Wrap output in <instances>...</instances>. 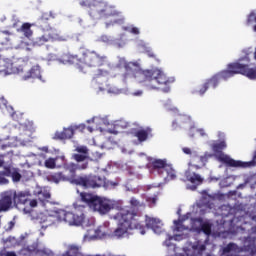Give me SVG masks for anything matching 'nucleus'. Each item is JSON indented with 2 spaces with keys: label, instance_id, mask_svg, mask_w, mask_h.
Masks as SVG:
<instances>
[{
  "label": "nucleus",
  "instance_id": "obj_1",
  "mask_svg": "<svg viewBox=\"0 0 256 256\" xmlns=\"http://www.w3.org/2000/svg\"><path fill=\"white\" fill-rule=\"evenodd\" d=\"M202 203L193 206L192 212H188L182 218L173 221L172 233L173 235H167L164 241L165 247H167L166 256H211V254H205V244L203 242H187L186 245L179 249L171 241H183L189 237L191 231L196 233H204L206 237H227L225 233H229L223 229L227 225V221L223 224H217L213 226L210 220H203L201 218H195V215H204L208 211H211L213 207V197L207 194V191H202Z\"/></svg>",
  "mask_w": 256,
  "mask_h": 256
},
{
  "label": "nucleus",
  "instance_id": "obj_2",
  "mask_svg": "<svg viewBox=\"0 0 256 256\" xmlns=\"http://www.w3.org/2000/svg\"><path fill=\"white\" fill-rule=\"evenodd\" d=\"M80 199L82 203L89 207L90 211L100 215H107L113 209L117 211L116 214L110 216L117 223V228L114 230V237H117V239L129 237L133 229H138L140 235H145L149 229H152L156 235H161L165 231L163 229V222L159 218L146 216V226L141 225L139 215L129 211L127 207H121L123 205L121 200H111L86 192L80 193Z\"/></svg>",
  "mask_w": 256,
  "mask_h": 256
},
{
  "label": "nucleus",
  "instance_id": "obj_3",
  "mask_svg": "<svg viewBox=\"0 0 256 256\" xmlns=\"http://www.w3.org/2000/svg\"><path fill=\"white\" fill-rule=\"evenodd\" d=\"M13 193L14 196L12 200L14 201V205L19 207V205L29 204V207L25 206L22 208V212L25 215L29 214L31 220L35 221V223H39L41 229H47V227H51V225H55V223H65L69 225V227H93V225H95V218H87V216H85V206L81 205L79 201L73 204L71 211L54 208L40 212L35 216L33 208L37 207V200L29 199L31 192H17L13 190Z\"/></svg>",
  "mask_w": 256,
  "mask_h": 256
},
{
  "label": "nucleus",
  "instance_id": "obj_4",
  "mask_svg": "<svg viewBox=\"0 0 256 256\" xmlns=\"http://www.w3.org/2000/svg\"><path fill=\"white\" fill-rule=\"evenodd\" d=\"M118 67L124 68V83H143L147 89H159L157 85H171L175 83V77H167L160 68L143 70L139 62H127L125 58L118 57Z\"/></svg>",
  "mask_w": 256,
  "mask_h": 256
},
{
  "label": "nucleus",
  "instance_id": "obj_5",
  "mask_svg": "<svg viewBox=\"0 0 256 256\" xmlns=\"http://www.w3.org/2000/svg\"><path fill=\"white\" fill-rule=\"evenodd\" d=\"M81 7H89V15L92 19H101L105 29H111L115 25H123L125 16L115 5L105 0H78Z\"/></svg>",
  "mask_w": 256,
  "mask_h": 256
},
{
  "label": "nucleus",
  "instance_id": "obj_6",
  "mask_svg": "<svg viewBox=\"0 0 256 256\" xmlns=\"http://www.w3.org/2000/svg\"><path fill=\"white\" fill-rule=\"evenodd\" d=\"M250 59L248 54L240 58L237 62L228 64V69L223 70L220 73L214 75L211 79L207 80L206 83L203 84L202 88L198 91L199 95H205V92L209 87H212V89H215L217 85H219V82L221 79L224 81H227V79H231L234 75L241 74L247 77L248 79H251L252 81H255L256 79V67L255 68H249Z\"/></svg>",
  "mask_w": 256,
  "mask_h": 256
},
{
  "label": "nucleus",
  "instance_id": "obj_7",
  "mask_svg": "<svg viewBox=\"0 0 256 256\" xmlns=\"http://www.w3.org/2000/svg\"><path fill=\"white\" fill-rule=\"evenodd\" d=\"M59 63L67 65V63L77 65L80 71L86 73V67H99L107 63L105 56H99L97 52L82 49L80 50V56H73L71 54H64L61 58H58Z\"/></svg>",
  "mask_w": 256,
  "mask_h": 256
},
{
  "label": "nucleus",
  "instance_id": "obj_8",
  "mask_svg": "<svg viewBox=\"0 0 256 256\" xmlns=\"http://www.w3.org/2000/svg\"><path fill=\"white\" fill-rule=\"evenodd\" d=\"M87 123L93 124L92 126L87 127L90 133H93V131L100 130V133L107 131V133H112L113 135H117V133H121L123 129H127V127H129V123H127V121L118 120L112 124L114 128H111V123H109V120H107V118H102L99 116H96L90 120H87Z\"/></svg>",
  "mask_w": 256,
  "mask_h": 256
},
{
  "label": "nucleus",
  "instance_id": "obj_9",
  "mask_svg": "<svg viewBox=\"0 0 256 256\" xmlns=\"http://www.w3.org/2000/svg\"><path fill=\"white\" fill-rule=\"evenodd\" d=\"M17 66L20 67L18 75L22 81H29V79H39V81L45 83V78H43V75L41 74L42 71L40 65H35L29 70V63L25 61V59L20 58L17 60Z\"/></svg>",
  "mask_w": 256,
  "mask_h": 256
},
{
  "label": "nucleus",
  "instance_id": "obj_10",
  "mask_svg": "<svg viewBox=\"0 0 256 256\" xmlns=\"http://www.w3.org/2000/svg\"><path fill=\"white\" fill-rule=\"evenodd\" d=\"M71 183L74 185H80V187H84V189H95L97 187H107L111 185L115 187L116 183L106 181L105 178H101L99 176H85L78 177L71 180Z\"/></svg>",
  "mask_w": 256,
  "mask_h": 256
},
{
  "label": "nucleus",
  "instance_id": "obj_11",
  "mask_svg": "<svg viewBox=\"0 0 256 256\" xmlns=\"http://www.w3.org/2000/svg\"><path fill=\"white\" fill-rule=\"evenodd\" d=\"M75 151L80 154L73 155V159H75L77 164L70 163L67 165L66 169L67 171H70V173H75V171L87 169L89 166V162H87V159L89 158V149L86 146H76Z\"/></svg>",
  "mask_w": 256,
  "mask_h": 256
},
{
  "label": "nucleus",
  "instance_id": "obj_12",
  "mask_svg": "<svg viewBox=\"0 0 256 256\" xmlns=\"http://www.w3.org/2000/svg\"><path fill=\"white\" fill-rule=\"evenodd\" d=\"M109 72L107 70L103 71V69H98V73L95 74L93 85L96 93H108L109 95H121V93H126L121 89L116 88L115 86L103 85L101 81H103V77H107Z\"/></svg>",
  "mask_w": 256,
  "mask_h": 256
},
{
  "label": "nucleus",
  "instance_id": "obj_13",
  "mask_svg": "<svg viewBox=\"0 0 256 256\" xmlns=\"http://www.w3.org/2000/svg\"><path fill=\"white\" fill-rule=\"evenodd\" d=\"M177 121L180 123V127L186 129L188 136L192 139L199 136L207 137V132H205V129L195 127V123L191 121V117L187 115H179Z\"/></svg>",
  "mask_w": 256,
  "mask_h": 256
},
{
  "label": "nucleus",
  "instance_id": "obj_14",
  "mask_svg": "<svg viewBox=\"0 0 256 256\" xmlns=\"http://www.w3.org/2000/svg\"><path fill=\"white\" fill-rule=\"evenodd\" d=\"M195 165L199 164L188 163V169L184 172L183 181L186 183V189H189L190 191H195L197 187L203 185V181H205L203 176L191 170Z\"/></svg>",
  "mask_w": 256,
  "mask_h": 256
},
{
  "label": "nucleus",
  "instance_id": "obj_15",
  "mask_svg": "<svg viewBox=\"0 0 256 256\" xmlns=\"http://www.w3.org/2000/svg\"><path fill=\"white\" fill-rule=\"evenodd\" d=\"M218 161H221L227 167H240L241 169H247L249 167H255L256 165V152H254L253 159L248 162H243L241 160H234L231 156L221 153L217 156Z\"/></svg>",
  "mask_w": 256,
  "mask_h": 256
},
{
  "label": "nucleus",
  "instance_id": "obj_16",
  "mask_svg": "<svg viewBox=\"0 0 256 256\" xmlns=\"http://www.w3.org/2000/svg\"><path fill=\"white\" fill-rule=\"evenodd\" d=\"M182 152L185 155H189L191 158V161L189 163H192V165L195 166V169H201V167H205L208 159H211L213 157V154L206 152L203 156H199V152L195 149H191L189 147H183ZM197 163V165L195 164Z\"/></svg>",
  "mask_w": 256,
  "mask_h": 256
},
{
  "label": "nucleus",
  "instance_id": "obj_17",
  "mask_svg": "<svg viewBox=\"0 0 256 256\" xmlns=\"http://www.w3.org/2000/svg\"><path fill=\"white\" fill-rule=\"evenodd\" d=\"M111 233V228H109V222H104L102 225L98 226L94 230H88L87 234L84 235L83 241L85 243L93 241L95 239H102V237H107Z\"/></svg>",
  "mask_w": 256,
  "mask_h": 256
},
{
  "label": "nucleus",
  "instance_id": "obj_18",
  "mask_svg": "<svg viewBox=\"0 0 256 256\" xmlns=\"http://www.w3.org/2000/svg\"><path fill=\"white\" fill-rule=\"evenodd\" d=\"M20 130L24 131V134H20V137L12 138L9 143L8 147H21V145H27V143H31V133H33V126L30 124L29 128L25 125L20 126Z\"/></svg>",
  "mask_w": 256,
  "mask_h": 256
},
{
  "label": "nucleus",
  "instance_id": "obj_19",
  "mask_svg": "<svg viewBox=\"0 0 256 256\" xmlns=\"http://www.w3.org/2000/svg\"><path fill=\"white\" fill-rule=\"evenodd\" d=\"M49 41H67V38L59 35V32L55 29H50L44 32L43 35L35 38L33 41V45L37 47H41V45H45V43H49Z\"/></svg>",
  "mask_w": 256,
  "mask_h": 256
},
{
  "label": "nucleus",
  "instance_id": "obj_20",
  "mask_svg": "<svg viewBox=\"0 0 256 256\" xmlns=\"http://www.w3.org/2000/svg\"><path fill=\"white\" fill-rule=\"evenodd\" d=\"M140 157H144V160L148 163V167L150 170V173H157L158 175H162L165 171V167H168L169 164H167V160H161V159H154L151 157H148L144 153L139 154Z\"/></svg>",
  "mask_w": 256,
  "mask_h": 256
},
{
  "label": "nucleus",
  "instance_id": "obj_21",
  "mask_svg": "<svg viewBox=\"0 0 256 256\" xmlns=\"http://www.w3.org/2000/svg\"><path fill=\"white\" fill-rule=\"evenodd\" d=\"M32 253L38 256H51L53 255V251L47 247L39 246V244H34L33 246H29L28 248L22 249L18 256H31Z\"/></svg>",
  "mask_w": 256,
  "mask_h": 256
},
{
  "label": "nucleus",
  "instance_id": "obj_22",
  "mask_svg": "<svg viewBox=\"0 0 256 256\" xmlns=\"http://www.w3.org/2000/svg\"><path fill=\"white\" fill-rule=\"evenodd\" d=\"M21 67L17 65V62L13 64L9 58H3L0 57V73L1 75H4V77H7V75H13L17 74L19 75Z\"/></svg>",
  "mask_w": 256,
  "mask_h": 256
},
{
  "label": "nucleus",
  "instance_id": "obj_23",
  "mask_svg": "<svg viewBox=\"0 0 256 256\" xmlns=\"http://www.w3.org/2000/svg\"><path fill=\"white\" fill-rule=\"evenodd\" d=\"M217 137L219 140L217 142H214L211 145V149L215 153V154H212V157H216L217 161H219V163H221V161L219 160V158H217V156L221 155V153H224V152H222L223 149H227V141H226L224 132H218Z\"/></svg>",
  "mask_w": 256,
  "mask_h": 256
},
{
  "label": "nucleus",
  "instance_id": "obj_24",
  "mask_svg": "<svg viewBox=\"0 0 256 256\" xmlns=\"http://www.w3.org/2000/svg\"><path fill=\"white\" fill-rule=\"evenodd\" d=\"M14 196H15V193L13 192V190H8L1 194L0 213L9 211V209H11V207H13V197Z\"/></svg>",
  "mask_w": 256,
  "mask_h": 256
},
{
  "label": "nucleus",
  "instance_id": "obj_25",
  "mask_svg": "<svg viewBox=\"0 0 256 256\" xmlns=\"http://www.w3.org/2000/svg\"><path fill=\"white\" fill-rule=\"evenodd\" d=\"M65 169L70 175H63L61 172L54 173L52 175H49L47 177L48 181H51L52 183H61V181H73L75 179V172H71L67 170V165L65 166Z\"/></svg>",
  "mask_w": 256,
  "mask_h": 256
},
{
  "label": "nucleus",
  "instance_id": "obj_26",
  "mask_svg": "<svg viewBox=\"0 0 256 256\" xmlns=\"http://www.w3.org/2000/svg\"><path fill=\"white\" fill-rule=\"evenodd\" d=\"M61 161L62 165H65V156H57L56 158H48L44 162L38 160L37 165L39 167H46V169H55L57 167V161Z\"/></svg>",
  "mask_w": 256,
  "mask_h": 256
},
{
  "label": "nucleus",
  "instance_id": "obj_27",
  "mask_svg": "<svg viewBox=\"0 0 256 256\" xmlns=\"http://www.w3.org/2000/svg\"><path fill=\"white\" fill-rule=\"evenodd\" d=\"M160 175L163 177L165 183H169V181H174V179H177V172L170 164L165 166L164 171Z\"/></svg>",
  "mask_w": 256,
  "mask_h": 256
},
{
  "label": "nucleus",
  "instance_id": "obj_28",
  "mask_svg": "<svg viewBox=\"0 0 256 256\" xmlns=\"http://www.w3.org/2000/svg\"><path fill=\"white\" fill-rule=\"evenodd\" d=\"M134 135L140 143H143V141H147V139H149V136L151 135V128H139L134 132Z\"/></svg>",
  "mask_w": 256,
  "mask_h": 256
},
{
  "label": "nucleus",
  "instance_id": "obj_29",
  "mask_svg": "<svg viewBox=\"0 0 256 256\" xmlns=\"http://www.w3.org/2000/svg\"><path fill=\"white\" fill-rule=\"evenodd\" d=\"M75 135V128L70 127V128H65L61 132H56L54 135V139H71Z\"/></svg>",
  "mask_w": 256,
  "mask_h": 256
},
{
  "label": "nucleus",
  "instance_id": "obj_30",
  "mask_svg": "<svg viewBox=\"0 0 256 256\" xmlns=\"http://www.w3.org/2000/svg\"><path fill=\"white\" fill-rule=\"evenodd\" d=\"M34 195H36L39 201H42V202L46 201V199H49L51 197V193L49 192V190L45 188H41L39 186L35 188Z\"/></svg>",
  "mask_w": 256,
  "mask_h": 256
},
{
  "label": "nucleus",
  "instance_id": "obj_31",
  "mask_svg": "<svg viewBox=\"0 0 256 256\" xmlns=\"http://www.w3.org/2000/svg\"><path fill=\"white\" fill-rule=\"evenodd\" d=\"M0 107L6 109L7 113L14 119V121H19V116L13 111V106L7 105V100H5V98H0Z\"/></svg>",
  "mask_w": 256,
  "mask_h": 256
},
{
  "label": "nucleus",
  "instance_id": "obj_32",
  "mask_svg": "<svg viewBox=\"0 0 256 256\" xmlns=\"http://www.w3.org/2000/svg\"><path fill=\"white\" fill-rule=\"evenodd\" d=\"M246 23L248 27H252L254 33H256V10H252L247 16Z\"/></svg>",
  "mask_w": 256,
  "mask_h": 256
},
{
  "label": "nucleus",
  "instance_id": "obj_33",
  "mask_svg": "<svg viewBox=\"0 0 256 256\" xmlns=\"http://www.w3.org/2000/svg\"><path fill=\"white\" fill-rule=\"evenodd\" d=\"M7 31L2 32L0 35V51H2L3 47H7V45H11V37Z\"/></svg>",
  "mask_w": 256,
  "mask_h": 256
},
{
  "label": "nucleus",
  "instance_id": "obj_34",
  "mask_svg": "<svg viewBox=\"0 0 256 256\" xmlns=\"http://www.w3.org/2000/svg\"><path fill=\"white\" fill-rule=\"evenodd\" d=\"M112 45L118 49L125 47L127 45V39L125 38V35H121L120 38L114 40Z\"/></svg>",
  "mask_w": 256,
  "mask_h": 256
},
{
  "label": "nucleus",
  "instance_id": "obj_35",
  "mask_svg": "<svg viewBox=\"0 0 256 256\" xmlns=\"http://www.w3.org/2000/svg\"><path fill=\"white\" fill-rule=\"evenodd\" d=\"M11 176V172L5 169V171H0V185H7L9 183V179L7 177Z\"/></svg>",
  "mask_w": 256,
  "mask_h": 256
},
{
  "label": "nucleus",
  "instance_id": "obj_36",
  "mask_svg": "<svg viewBox=\"0 0 256 256\" xmlns=\"http://www.w3.org/2000/svg\"><path fill=\"white\" fill-rule=\"evenodd\" d=\"M235 181V176H228L220 181V187H230Z\"/></svg>",
  "mask_w": 256,
  "mask_h": 256
},
{
  "label": "nucleus",
  "instance_id": "obj_37",
  "mask_svg": "<svg viewBox=\"0 0 256 256\" xmlns=\"http://www.w3.org/2000/svg\"><path fill=\"white\" fill-rule=\"evenodd\" d=\"M6 169H7V171L10 172V177L12 178L14 183L21 181V174H19V172H17V170L11 169V168H6Z\"/></svg>",
  "mask_w": 256,
  "mask_h": 256
},
{
  "label": "nucleus",
  "instance_id": "obj_38",
  "mask_svg": "<svg viewBox=\"0 0 256 256\" xmlns=\"http://www.w3.org/2000/svg\"><path fill=\"white\" fill-rule=\"evenodd\" d=\"M124 31H128V33H132V35H139L141 33V30L133 24L125 26Z\"/></svg>",
  "mask_w": 256,
  "mask_h": 256
},
{
  "label": "nucleus",
  "instance_id": "obj_39",
  "mask_svg": "<svg viewBox=\"0 0 256 256\" xmlns=\"http://www.w3.org/2000/svg\"><path fill=\"white\" fill-rule=\"evenodd\" d=\"M22 33H24L25 37H31L33 35V31H31V24L24 23L21 27Z\"/></svg>",
  "mask_w": 256,
  "mask_h": 256
},
{
  "label": "nucleus",
  "instance_id": "obj_40",
  "mask_svg": "<svg viewBox=\"0 0 256 256\" xmlns=\"http://www.w3.org/2000/svg\"><path fill=\"white\" fill-rule=\"evenodd\" d=\"M139 45L144 49L145 53H148V57H155V54H153V51H151V47H149L147 43H145L144 41H140Z\"/></svg>",
  "mask_w": 256,
  "mask_h": 256
},
{
  "label": "nucleus",
  "instance_id": "obj_41",
  "mask_svg": "<svg viewBox=\"0 0 256 256\" xmlns=\"http://www.w3.org/2000/svg\"><path fill=\"white\" fill-rule=\"evenodd\" d=\"M146 201L149 205V207H155L156 203H157V194H155L154 196H147Z\"/></svg>",
  "mask_w": 256,
  "mask_h": 256
},
{
  "label": "nucleus",
  "instance_id": "obj_42",
  "mask_svg": "<svg viewBox=\"0 0 256 256\" xmlns=\"http://www.w3.org/2000/svg\"><path fill=\"white\" fill-rule=\"evenodd\" d=\"M98 41H101L102 43H107V45H113V39L107 35H102Z\"/></svg>",
  "mask_w": 256,
  "mask_h": 256
},
{
  "label": "nucleus",
  "instance_id": "obj_43",
  "mask_svg": "<svg viewBox=\"0 0 256 256\" xmlns=\"http://www.w3.org/2000/svg\"><path fill=\"white\" fill-rule=\"evenodd\" d=\"M165 107L166 109H168V111H177V107L173 106V103L171 102V100L166 101Z\"/></svg>",
  "mask_w": 256,
  "mask_h": 256
},
{
  "label": "nucleus",
  "instance_id": "obj_44",
  "mask_svg": "<svg viewBox=\"0 0 256 256\" xmlns=\"http://www.w3.org/2000/svg\"><path fill=\"white\" fill-rule=\"evenodd\" d=\"M130 204L132 205V207H143V203L139 202V200L135 198H131Z\"/></svg>",
  "mask_w": 256,
  "mask_h": 256
},
{
  "label": "nucleus",
  "instance_id": "obj_45",
  "mask_svg": "<svg viewBox=\"0 0 256 256\" xmlns=\"http://www.w3.org/2000/svg\"><path fill=\"white\" fill-rule=\"evenodd\" d=\"M248 183H250V187L252 189H255V187H256V174H254L253 176H251L249 178Z\"/></svg>",
  "mask_w": 256,
  "mask_h": 256
},
{
  "label": "nucleus",
  "instance_id": "obj_46",
  "mask_svg": "<svg viewBox=\"0 0 256 256\" xmlns=\"http://www.w3.org/2000/svg\"><path fill=\"white\" fill-rule=\"evenodd\" d=\"M0 256H19L15 252H7L6 250L0 251Z\"/></svg>",
  "mask_w": 256,
  "mask_h": 256
},
{
  "label": "nucleus",
  "instance_id": "obj_47",
  "mask_svg": "<svg viewBox=\"0 0 256 256\" xmlns=\"http://www.w3.org/2000/svg\"><path fill=\"white\" fill-rule=\"evenodd\" d=\"M15 227V220L8 222V224L4 227L5 231H11Z\"/></svg>",
  "mask_w": 256,
  "mask_h": 256
},
{
  "label": "nucleus",
  "instance_id": "obj_48",
  "mask_svg": "<svg viewBox=\"0 0 256 256\" xmlns=\"http://www.w3.org/2000/svg\"><path fill=\"white\" fill-rule=\"evenodd\" d=\"M131 95H133V97H141V95H143V90L134 91Z\"/></svg>",
  "mask_w": 256,
  "mask_h": 256
},
{
  "label": "nucleus",
  "instance_id": "obj_49",
  "mask_svg": "<svg viewBox=\"0 0 256 256\" xmlns=\"http://www.w3.org/2000/svg\"><path fill=\"white\" fill-rule=\"evenodd\" d=\"M157 187H161V184H157L156 186H146V191H151V189H157Z\"/></svg>",
  "mask_w": 256,
  "mask_h": 256
},
{
  "label": "nucleus",
  "instance_id": "obj_50",
  "mask_svg": "<svg viewBox=\"0 0 256 256\" xmlns=\"http://www.w3.org/2000/svg\"><path fill=\"white\" fill-rule=\"evenodd\" d=\"M76 129H80V131H83L85 129V124H80L79 126H74V131H76Z\"/></svg>",
  "mask_w": 256,
  "mask_h": 256
},
{
  "label": "nucleus",
  "instance_id": "obj_51",
  "mask_svg": "<svg viewBox=\"0 0 256 256\" xmlns=\"http://www.w3.org/2000/svg\"><path fill=\"white\" fill-rule=\"evenodd\" d=\"M5 243H15V238L9 237V238L5 241Z\"/></svg>",
  "mask_w": 256,
  "mask_h": 256
},
{
  "label": "nucleus",
  "instance_id": "obj_52",
  "mask_svg": "<svg viewBox=\"0 0 256 256\" xmlns=\"http://www.w3.org/2000/svg\"><path fill=\"white\" fill-rule=\"evenodd\" d=\"M95 159H101V154L99 152H94Z\"/></svg>",
  "mask_w": 256,
  "mask_h": 256
},
{
  "label": "nucleus",
  "instance_id": "obj_53",
  "mask_svg": "<svg viewBox=\"0 0 256 256\" xmlns=\"http://www.w3.org/2000/svg\"><path fill=\"white\" fill-rule=\"evenodd\" d=\"M40 151H45V153H47L49 151V148L47 146H44L40 148Z\"/></svg>",
  "mask_w": 256,
  "mask_h": 256
},
{
  "label": "nucleus",
  "instance_id": "obj_54",
  "mask_svg": "<svg viewBox=\"0 0 256 256\" xmlns=\"http://www.w3.org/2000/svg\"><path fill=\"white\" fill-rule=\"evenodd\" d=\"M163 91H164V93H169L170 88H169V87H166Z\"/></svg>",
  "mask_w": 256,
  "mask_h": 256
},
{
  "label": "nucleus",
  "instance_id": "obj_55",
  "mask_svg": "<svg viewBox=\"0 0 256 256\" xmlns=\"http://www.w3.org/2000/svg\"><path fill=\"white\" fill-rule=\"evenodd\" d=\"M3 163H5V161H3V158H0V167H3Z\"/></svg>",
  "mask_w": 256,
  "mask_h": 256
},
{
  "label": "nucleus",
  "instance_id": "obj_56",
  "mask_svg": "<svg viewBox=\"0 0 256 256\" xmlns=\"http://www.w3.org/2000/svg\"><path fill=\"white\" fill-rule=\"evenodd\" d=\"M231 223H237V218H233Z\"/></svg>",
  "mask_w": 256,
  "mask_h": 256
},
{
  "label": "nucleus",
  "instance_id": "obj_57",
  "mask_svg": "<svg viewBox=\"0 0 256 256\" xmlns=\"http://www.w3.org/2000/svg\"><path fill=\"white\" fill-rule=\"evenodd\" d=\"M172 127H173L174 129H177V125L175 124V122L172 123Z\"/></svg>",
  "mask_w": 256,
  "mask_h": 256
},
{
  "label": "nucleus",
  "instance_id": "obj_58",
  "mask_svg": "<svg viewBox=\"0 0 256 256\" xmlns=\"http://www.w3.org/2000/svg\"><path fill=\"white\" fill-rule=\"evenodd\" d=\"M243 187H245V185L241 184V185L238 186V189H243Z\"/></svg>",
  "mask_w": 256,
  "mask_h": 256
},
{
  "label": "nucleus",
  "instance_id": "obj_59",
  "mask_svg": "<svg viewBox=\"0 0 256 256\" xmlns=\"http://www.w3.org/2000/svg\"><path fill=\"white\" fill-rule=\"evenodd\" d=\"M122 153H128V152H127V149L122 148Z\"/></svg>",
  "mask_w": 256,
  "mask_h": 256
},
{
  "label": "nucleus",
  "instance_id": "obj_60",
  "mask_svg": "<svg viewBox=\"0 0 256 256\" xmlns=\"http://www.w3.org/2000/svg\"><path fill=\"white\" fill-rule=\"evenodd\" d=\"M39 157H41L42 159H45V155L44 154H40Z\"/></svg>",
  "mask_w": 256,
  "mask_h": 256
},
{
  "label": "nucleus",
  "instance_id": "obj_61",
  "mask_svg": "<svg viewBox=\"0 0 256 256\" xmlns=\"http://www.w3.org/2000/svg\"><path fill=\"white\" fill-rule=\"evenodd\" d=\"M212 181H219V179H217V178H212Z\"/></svg>",
  "mask_w": 256,
  "mask_h": 256
},
{
  "label": "nucleus",
  "instance_id": "obj_62",
  "mask_svg": "<svg viewBox=\"0 0 256 256\" xmlns=\"http://www.w3.org/2000/svg\"><path fill=\"white\" fill-rule=\"evenodd\" d=\"M1 21H5V17H3V18L1 19Z\"/></svg>",
  "mask_w": 256,
  "mask_h": 256
},
{
  "label": "nucleus",
  "instance_id": "obj_63",
  "mask_svg": "<svg viewBox=\"0 0 256 256\" xmlns=\"http://www.w3.org/2000/svg\"><path fill=\"white\" fill-rule=\"evenodd\" d=\"M52 59H55V55H52Z\"/></svg>",
  "mask_w": 256,
  "mask_h": 256
},
{
  "label": "nucleus",
  "instance_id": "obj_64",
  "mask_svg": "<svg viewBox=\"0 0 256 256\" xmlns=\"http://www.w3.org/2000/svg\"><path fill=\"white\" fill-rule=\"evenodd\" d=\"M100 147L103 149V147H105L104 145H100Z\"/></svg>",
  "mask_w": 256,
  "mask_h": 256
}]
</instances>
